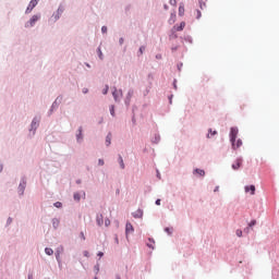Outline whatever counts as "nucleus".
<instances>
[{
    "instance_id": "f257e3e1",
    "label": "nucleus",
    "mask_w": 279,
    "mask_h": 279,
    "mask_svg": "<svg viewBox=\"0 0 279 279\" xmlns=\"http://www.w3.org/2000/svg\"><path fill=\"white\" fill-rule=\"evenodd\" d=\"M40 20V15H33L31 20L25 24V27H34L36 23Z\"/></svg>"
},
{
    "instance_id": "f03ea898",
    "label": "nucleus",
    "mask_w": 279,
    "mask_h": 279,
    "mask_svg": "<svg viewBox=\"0 0 279 279\" xmlns=\"http://www.w3.org/2000/svg\"><path fill=\"white\" fill-rule=\"evenodd\" d=\"M238 135H239V129L231 128V131H230V142L234 143V141H236V136Z\"/></svg>"
},
{
    "instance_id": "7ed1b4c3",
    "label": "nucleus",
    "mask_w": 279,
    "mask_h": 279,
    "mask_svg": "<svg viewBox=\"0 0 279 279\" xmlns=\"http://www.w3.org/2000/svg\"><path fill=\"white\" fill-rule=\"evenodd\" d=\"M36 5H38V0H31L26 9V14H29V12H32V10H34Z\"/></svg>"
},
{
    "instance_id": "20e7f679",
    "label": "nucleus",
    "mask_w": 279,
    "mask_h": 279,
    "mask_svg": "<svg viewBox=\"0 0 279 279\" xmlns=\"http://www.w3.org/2000/svg\"><path fill=\"white\" fill-rule=\"evenodd\" d=\"M243 165V159L239 158L235 160V162L232 165V169L234 171L241 169V166Z\"/></svg>"
},
{
    "instance_id": "39448f33",
    "label": "nucleus",
    "mask_w": 279,
    "mask_h": 279,
    "mask_svg": "<svg viewBox=\"0 0 279 279\" xmlns=\"http://www.w3.org/2000/svg\"><path fill=\"white\" fill-rule=\"evenodd\" d=\"M132 232H134V226H132V223H130V222H126V226H125L126 236H128V234H132Z\"/></svg>"
},
{
    "instance_id": "423d86ee",
    "label": "nucleus",
    "mask_w": 279,
    "mask_h": 279,
    "mask_svg": "<svg viewBox=\"0 0 279 279\" xmlns=\"http://www.w3.org/2000/svg\"><path fill=\"white\" fill-rule=\"evenodd\" d=\"M232 143V148L233 149H239V147H241L243 145V141L238 140V141H233Z\"/></svg>"
},
{
    "instance_id": "0eeeda50",
    "label": "nucleus",
    "mask_w": 279,
    "mask_h": 279,
    "mask_svg": "<svg viewBox=\"0 0 279 279\" xmlns=\"http://www.w3.org/2000/svg\"><path fill=\"white\" fill-rule=\"evenodd\" d=\"M245 193H250L251 191V195H254V193H256V186L251 185V186H245Z\"/></svg>"
},
{
    "instance_id": "6e6552de",
    "label": "nucleus",
    "mask_w": 279,
    "mask_h": 279,
    "mask_svg": "<svg viewBox=\"0 0 279 279\" xmlns=\"http://www.w3.org/2000/svg\"><path fill=\"white\" fill-rule=\"evenodd\" d=\"M96 222L98 226H104V215L101 214L97 215Z\"/></svg>"
},
{
    "instance_id": "1a4fd4ad",
    "label": "nucleus",
    "mask_w": 279,
    "mask_h": 279,
    "mask_svg": "<svg viewBox=\"0 0 279 279\" xmlns=\"http://www.w3.org/2000/svg\"><path fill=\"white\" fill-rule=\"evenodd\" d=\"M184 27H186V23L181 22L180 26H174V29H175V32H182L184 29Z\"/></svg>"
},
{
    "instance_id": "9d476101",
    "label": "nucleus",
    "mask_w": 279,
    "mask_h": 279,
    "mask_svg": "<svg viewBox=\"0 0 279 279\" xmlns=\"http://www.w3.org/2000/svg\"><path fill=\"white\" fill-rule=\"evenodd\" d=\"M112 143V133H109L106 137V145L107 147H110V144Z\"/></svg>"
},
{
    "instance_id": "9b49d317",
    "label": "nucleus",
    "mask_w": 279,
    "mask_h": 279,
    "mask_svg": "<svg viewBox=\"0 0 279 279\" xmlns=\"http://www.w3.org/2000/svg\"><path fill=\"white\" fill-rule=\"evenodd\" d=\"M133 217L135 219H141V217H143V210H137L136 213L133 214Z\"/></svg>"
},
{
    "instance_id": "f8f14e48",
    "label": "nucleus",
    "mask_w": 279,
    "mask_h": 279,
    "mask_svg": "<svg viewBox=\"0 0 279 279\" xmlns=\"http://www.w3.org/2000/svg\"><path fill=\"white\" fill-rule=\"evenodd\" d=\"M184 14V3H180L179 5V16H182Z\"/></svg>"
},
{
    "instance_id": "ddd939ff",
    "label": "nucleus",
    "mask_w": 279,
    "mask_h": 279,
    "mask_svg": "<svg viewBox=\"0 0 279 279\" xmlns=\"http://www.w3.org/2000/svg\"><path fill=\"white\" fill-rule=\"evenodd\" d=\"M169 23L170 25H173V23H175V13H171Z\"/></svg>"
},
{
    "instance_id": "4468645a",
    "label": "nucleus",
    "mask_w": 279,
    "mask_h": 279,
    "mask_svg": "<svg viewBox=\"0 0 279 279\" xmlns=\"http://www.w3.org/2000/svg\"><path fill=\"white\" fill-rule=\"evenodd\" d=\"M119 163L121 169H125V163L123 162V157L119 156Z\"/></svg>"
},
{
    "instance_id": "2eb2a0df",
    "label": "nucleus",
    "mask_w": 279,
    "mask_h": 279,
    "mask_svg": "<svg viewBox=\"0 0 279 279\" xmlns=\"http://www.w3.org/2000/svg\"><path fill=\"white\" fill-rule=\"evenodd\" d=\"M45 253H46L48 256H52L53 250H52V248H49V247H46V248H45Z\"/></svg>"
},
{
    "instance_id": "dca6fc26",
    "label": "nucleus",
    "mask_w": 279,
    "mask_h": 279,
    "mask_svg": "<svg viewBox=\"0 0 279 279\" xmlns=\"http://www.w3.org/2000/svg\"><path fill=\"white\" fill-rule=\"evenodd\" d=\"M195 173H197L198 175H202V177L206 175V172L202 169H196Z\"/></svg>"
},
{
    "instance_id": "f3484780",
    "label": "nucleus",
    "mask_w": 279,
    "mask_h": 279,
    "mask_svg": "<svg viewBox=\"0 0 279 279\" xmlns=\"http://www.w3.org/2000/svg\"><path fill=\"white\" fill-rule=\"evenodd\" d=\"M236 236H243V231L241 229H238L235 231Z\"/></svg>"
},
{
    "instance_id": "a211bd4d",
    "label": "nucleus",
    "mask_w": 279,
    "mask_h": 279,
    "mask_svg": "<svg viewBox=\"0 0 279 279\" xmlns=\"http://www.w3.org/2000/svg\"><path fill=\"white\" fill-rule=\"evenodd\" d=\"M98 56L100 60H104V53L101 52V48H98Z\"/></svg>"
},
{
    "instance_id": "6ab92c4d",
    "label": "nucleus",
    "mask_w": 279,
    "mask_h": 279,
    "mask_svg": "<svg viewBox=\"0 0 279 279\" xmlns=\"http://www.w3.org/2000/svg\"><path fill=\"white\" fill-rule=\"evenodd\" d=\"M74 199H75L76 202H80V199H81L80 193H75V194H74Z\"/></svg>"
},
{
    "instance_id": "aec40b11",
    "label": "nucleus",
    "mask_w": 279,
    "mask_h": 279,
    "mask_svg": "<svg viewBox=\"0 0 279 279\" xmlns=\"http://www.w3.org/2000/svg\"><path fill=\"white\" fill-rule=\"evenodd\" d=\"M196 19H202V11L196 10Z\"/></svg>"
},
{
    "instance_id": "412c9836",
    "label": "nucleus",
    "mask_w": 279,
    "mask_h": 279,
    "mask_svg": "<svg viewBox=\"0 0 279 279\" xmlns=\"http://www.w3.org/2000/svg\"><path fill=\"white\" fill-rule=\"evenodd\" d=\"M80 138H82V128L78 129L77 141H80Z\"/></svg>"
},
{
    "instance_id": "4be33fe9",
    "label": "nucleus",
    "mask_w": 279,
    "mask_h": 279,
    "mask_svg": "<svg viewBox=\"0 0 279 279\" xmlns=\"http://www.w3.org/2000/svg\"><path fill=\"white\" fill-rule=\"evenodd\" d=\"M170 5L177 7L178 5V1L177 0H170Z\"/></svg>"
},
{
    "instance_id": "5701e85b",
    "label": "nucleus",
    "mask_w": 279,
    "mask_h": 279,
    "mask_svg": "<svg viewBox=\"0 0 279 279\" xmlns=\"http://www.w3.org/2000/svg\"><path fill=\"white\" fill-rule=\"evenodd\" d=\"M108 90H109V87H108V85H106L105 89L102 90V94L108 95Z\"/></svg>"
},
{
    "instance_id": "b1692460",
    "label": "nucleus",
    "mask_w": 279,
    "mask_h": 279,
    "mask_svg": "<svg viewBox=\"0 0 279 279\" xmlns=\"http://www.w3.org/2000/svg\"><path fill=\"white\" fill-rule=\"evenodd\" d=\"M110 114H111L112 117H114V106H111V107H110Z\"/></svg>"
},
{
    "instance_id": "393cba45",
    "label": "nucleus",
    "mask_w": 279,
    "mask_h": 279,
    "mask_svg": "<svg viewBox=\"0 0 279 279\" xmlns=\"http://www.w3.org/2000/svg\"><path fill=\"white\" fill-rule=\"evenodd\" d=\"M54 206H56V208H62V203L57 202V203H54Z\"/></svg>"
},
{
    "instance_id": "a878e982",
    "label": "nucleus",
    "mask_w": 279,
    "mask_h": 279,
    "mask_svg": "<svg viewBox=\"0 0 279 279\" xmlns=\"http://www.w3.org/2000/svg\"><path fill=\"white\" fill-rule=\"evenodd\" d=\"M101 32H102V34H106V33L108 32V27L102 26V27H101Z\"/></svg>"
},
{
    "instance_id": "bb28decb",
    "label": "nucleus",
    "mask_w": 279,
    "mask_h": 279,
    "mask_svg": "<svg viewBox=\"0 0 279 279\" xmlns=\"http://www.w3.org/2000/svg\"><path fill=\"white\" fill-rule=\"evenodd\" d=\"M105 226H106V228H108V226H110V219L107 218V219L105 220Z\"/></svg>"
},
{
    "instance_id": "cd10ccee",
    "label": "nucleus",
    "mask_w": 279,
    "mask_h": 279,
    "mask_svg": "<svg viewBox=\"0 0 279 279\" xmlns=\"http://www.w3.org/2000/svg\"><path fill=\"white\" fill-rule=\"evenodd\" d=\"M98 165H99L100 167H104V165H105L104 159H99V160H98Z\"/></svg>"
},
{
    "instance_id": "c85d7f7f",
    "label": "nucleus",
    "mask_w": 279,
    "mask_h": 279,
    "mask_svg": "<svg viewBox=\"0 0 279 279\" xmlns=\"http://www.w3.org/2000/svg\"><path fill=\"white\" fill-rule=\"evenodd\" d=\"M255 223H256V220H252V221L248 223L250 228L254 227Z\"/></svg>"
},
{
    "instance_id": "c756f323",
    "label": "nucleus",
    "mask_w": 279,
    "mask_h": 279,
    "mask_svg": "<svg viewBox=\"0 0 279 279\" xmlns=\"http://www.w3.org/2000/svg\"><path fill=\"white\" fill-rule=\"evenodd\" d=\"M112 95H113L116 101H118L117 90H114V92L112 93Z\"/></svg>"
},
{
    "instance_id": "7c9ffc66",
    "label": "nucleus",
    "mask_w": 279,
    "mask_h": 279,
    "mask_svg": "<svg viewBox=\"0 0 279 279\" xmlns=\"http://www.w3.org/2000/svg\"><path fill=\"white\" fill-rule=\"evenodd\" d=\"M81 239H83V241H86V235H84V232H81Z\"/></svg>"
},
{
    "instance_id": "2f4dec72",
    "label": "nucleus",
    "mask_w": 279,
    "mask_h": 279,
    "mask_svg": "<svg viewBox=\"0 0 279 279\" xmlns=\"http://www.w3.org/2000/svg\"><path fill=\"white\" fill-rule=\"evenodd\" d=\"M60 222L58 221V219H54L53 220V226H54V228H56V226H58Z\"/></svg>"
},
{
    "instance_id": "473e14b6",
    "label": "nucleus",
    "mask_w": 279,
    "mask_h": 279,
    "mask_svg": "<svg viewBox=\"0 0 279 279\" xmlns=\"http://www.w3.org/2000/svg\"><path fill=\"white\" fill-rule=\"evenodd\" d=\"M36 125H37L36 120H33L32 128H36Z\"/></svg>"
},
{
    "instance_id": "72a5a7b5",
    "label": "nucleus",
    "mask_w": 279,
    "mask_h": 279,
    "mask_svg": "<svg viewBox=\"0 0 279 279\" xmlns=\"http://www.w3.org/2000/svg\"><path fill=\"white\" fill-rule=\"evenodd\" d=\"M84 256H86V258H88V256H89V253H88V251H84Z\"/></svg>"
},
{
    "instance_id": "f704fd0d",
    "label": "nucleus",
    "mask_w": 279,
    "mask_h": 279,
    "mask_svg": "<svg viewBox=\"0 0 279 279\" xmlns=\"http://www.w3.org/2000/svg\"><path fill=\"white\" fill-rule=\"evenodd\" d=\"M143 51H145V47L144 46H142L141 48H140V52L143 54Z\"/></svg>"
},
{
    "instance_id": "c9c22d12",
    "label": "nucleus",
    "mask_w": 279,
    "mask_h": 279,
    "mask_svg": "<svg viewBox=\"0 0 279 279\" xmlns=\"http://www.w3.org/2000/svg\"><path fill=\"white\" fill-rule=\"evenodd\" d=\"M20 189L22 190V193H23V191H25V185L20 184Z\"/></svg>"
},
{
    "instance_id": "e433bc0d",
    "label": "nucleus",
    "mask_w": 279,
    "mask_h": 279,
    "mask_svg": "<svg viewBox=\"0 0 279 279\" xmlns=\"http://www.w3.org/2000/svg\"><path fill=\"white\" fill-rule=\"evenodd\" d=\"M165 232H168V234H171V229L166 228V229H165Z\"/></svg>"
},
{
    "instance_id": "4c0bfd02",
    "label": "nucleus",
    "mask_w": 279,
    "mask_h": 279,
    "mask_svg": "<svg viewBox=\"0 0 279 279\" xmlns=\"http://www.w3.org/2000/svg\"><path fill=\"white\" fill-rule=\"evenodd\" d=\"M209 132L211 133L213 136H215V134H217V131H214L210 129Z\"/></svg>"
},
{
    "instance_id": "58836bf2",
    "label": "nucleus",
    "mask_w": 279,
    "mask_h": 279,
    "mask_svg": "<svg viewBox=\"0 0 279 279\" xmlns=\"http://www.w3.org/2000/svg\"><path fill=\"white\" fill-rule=\"evenodd\" d=\"M156 205H157V206H160V199H157V201H156Z\"/></svg>"
},
{
    "instance_id": "ea45409f",
    "label": "nucleus",
    "mask_w": 279,
    "mask_h": 279,
    "mask_svg": "<svg viewBox=\"0 0 279 279\" xmlns=\"http://www.w3.org/2000/svg\"><path fill=\"white\" fill-rule=\"evenodd\" d=\"M98 256L101 258V256H104V252H99Z\"/></svg>"
},
{
    "instance_id": "a19ab883",
    "label": "nucleus",
    "mask_w": 279,
    "mask_h": 279,
    "mask_svg": "<svg viewBox=\"0 0 279 279\" xmlns=\"http://www.w3.org/2000/svg\"><path fill=\"white\" fill-rule=\"evenodd\" d=\"M83 93L84 94L88 93V88L83 89Z\"/></svg>"
},
{
    "instance_id": "79ce46f5",
    "label": "nucleus",
    "mask_w": 279,
    "mask_h": 279,
    "mask_svg": "<svg viewBox=\"0 0 279 279\" xmlns=\"http://www.w3.org/2000/svg\"><path fill=\"white\" fill-rule=\"evenodd\" d=\"M204 5H206V3H202V2H201V9H203V8H204Z\"/></svg>"
},
{
    "instance_id": "37998d69",
    "label": "nucleus",
    "mask_w": 279,
    "mask_h": 279,
    "mask_svg": "<svg viewBox=\"0 0 279 279\" xmlns=\"http://www.w3.org/2000/svg\"><path fill=\"white\" fill-rule=\"evenodd\" d=\"M8 221H9V223H12V219H11V218H9V220H8Z\"/></svg>"
},
{
    "instance_id": "c03bdc74",
    "label": "nucleus",
    "mask_w": 279,
    "mask_h": 279,
    "mask_svg": "<svg viewBox=\"0 0 279 279\" xmlns=\"http://www.w3.org/2000/svg\"><path fill=\"white\" fill-rule=\"evenodd\" d=\"M116 243H119V238H116Z\"/></svg>"
},
{
    "instance_id": "a18cd8bd",
    "label": "nucleus",
    "mask_w": 279,
    "mask_h": 279,
    "mask_svg": "<svg viewBox=\"0 0 279 279\" xmlns=\"http://www.w3.org/2000/svg\"><path fill=\"white\" fill-rule=\"evenodd\" d=\"M120 43L123 44V38H120Z\"/></svg>"
},
{
    "instance_id": "49530a36",
    "label": "nucleus",
    "mask_w": 279,
    "mask_h": 279,
    "mask_svg": "<svg viewBox=\"0 0 279 279\" xmlns=\"http://www.w3.org/2000/svg\"><path fill=\"white\" fill-rule=\"evenodd\" d=\"M165 9L167 10V5H165Z\"/></svg>"
},
{
    "instance_id": "de8ad7c7",
    "label": "nucleus",
    "mask_w": 279,
    "mask_h": 279,
    "mask_svg": "<svg viewBox=\"0 0 279 279\" xmlns=\"http://www.w3.org/2000/svg\"><path fill=\"white\" fill-rule=\"evenodd\" d=\"M117 279H121V277H118Z\"/></svg>"
},
{
    "instance_id": "09e8293b",
    "label": "nucleus",
    "mask_w": 279,
    "mask_h": 279,
    "mask_svg": "<svg viewBox=\"0 0 279 279\" xmlns=\"http://www.w3.org/2000/svg\"><path fill=\"white\" fill-rule=\"evenodd\" d=\"M94 279H98L97 277H95Z\"/></svg>"
}]
</instances>
